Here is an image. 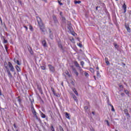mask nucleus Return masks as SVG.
I'll return each mask as SVG.
<instances>
[{
  "mask_svg": "<svg viewBox=\"0 0 131 131\" xmlns=\"http://www.w3.org/2000/svg\"><path fill=\"white\" fill-rule=\"evenodd\" d=\"M96 10H98V7H96Z\"/></svg>",
  "mask_w": 131,
  "mask_h": 131,
  "instance_id": "680f3d73",
  "label": "nucleus"
},
{
  "mask_svg": "<svg viewBox=\"0 0 131 131\" xmlns=\"http://www.w3.org/2000/svg\"><path fill=\"white\" fill-rule=\"evenodd\" d=\"M49 37H50V38H51V39H53V33L49 34Z\"/></svg>",
  "mask_w": 131,
  "mask_h": 131,
  "instance_id": "412c9836",
  "label": "nucleus"
},
{
  "mask_svg": "<svg viewBox=\"0 0 131 131\" xmlns=\"http://www.w3.org/2000/svg\"><path fill=\"white\" fill-rule=\"evenodd\" d=\"M8 66L10 69V71H11L12 72H14V71H15V68H14V66H13V64H12V63H11V62H8Z\"/></svg>",
  "mask_w": 131,
  "mask_h": 131,
  "instance_id": "7ed1b4c3",
  "label": "nucleus"
},
{
  "mask_svg": "<svg viewBox=\"0 0 131 131\" xmlns=\"http://www.w3.org/2000/svg\"><path fill=\"white\" fill-rule=\"evenodd\" d=\"M106 122L107 125L108 126H109V125H110L109 122H108L107 120H106Z\"/></svg>",
  "mask_w": 131,
  "mask_h": 131,
  "instance_id": "c9c22d12",
  "label": "nucleus"
},
{
  "mask_svg": "<svg viewBox=\"0 0 131 131\" xmlns=\"http://www.w3.org/2000/svg\"><path fill=\"white\" fill-rule=\"evenodd\" d=\"M125 94H126L127 95V94H128V91L127 90H125L124 91Z\"/></svg>",
  "mask_w": 131,
  "mask_h": 131,
  "instance_id": "58836bf2",
  "label": "nucleus"
},
{
  "mask_svg": "<svg viewBox=\"0 0 131 131\" xmlns=\"http://www.w3.org/2000/svg\"><path fill=\"white\" fill-rule=\"evenodd\" d=\"M124 112L125 114H126V113H128V111H127V109H125V110H124Z\"/></svg>",
  "mask_w": 131,
  "mask_h": 131,
  "instance_id": "393cba45",
  "label": "nucleus"
},
{
  "mask_svg": "<svg viewBox=\"0 0 131 131\" xmlns=\"http://www.w3.org/2000/svg\"><path fill=\"white\" fill-rule=\"evenodd\" d=\"M72 84H74V82L72 81Z\"/></svg>",
  "mask_w": 131,
  "mask_h": 131,
  "instance_id": "5fc2aeb1",
  "label": "nucleus"
},
{
  "mask_svg": "<svg viewBox=\"0 0 131 131\" xmlns=\"http://www.w3.org/2000/svg\"><path fill=\"white\" fill-rule=\"evenodd\" d=\"M17 102H18L19 104H20L21 103V99H18L17 100Z\"/></svg>",
  "mask_w": 131,
  "mask_h": 131,
  "instance_id": "2f4dec72",
  "label": "nucleus"
},
{
  "mask_svg": "<svg viewBox=\"0 0 131 131\" xmlns=\"http://www.w3.org/2000/svg\"><path fill=\"white\" fill-rule=\"evenodd\" d=\"M51 90H52V91L53 94H55V90H54V89L51 88Z\"/></svg>",
  "mask_w": 131,
  "mask_h": 131,
  "instance_id": "ea45409f",
  "label": "nucleus"
},
{
  "mask_svg": "<svg viewBox=\"0 0 131 131\" xmlns=\"http://www.w3.org/2000/svg\"><path fill=\"white\" fill-rule=\"evenodd\" d=\"M105 62L107 65H109L110 63H109V61L107 60V58H105Z\"/></svg>",
  "mask_w": 131,
  "mask_h": 131,
  "instance_id": "bb28decb",
  "label": "nucleus"
},
{
  "mask_svg": "<svg viewBox=\"0 0 131 131\" xmlns=\"http://www.w3.org/2000/svg\"><path fill=\"white\" fill-rule=\"evenodd\" d=\"M116 1H118V0H116Z\"/></svg>",
  "mask_w": 131,
  "mask_h": 131,
  "instance_id": "69168bd1",
  "label": "nucleus"
},
{
  "mask_svg": "<svg viewBox=\"0 0 131 131\" xmlns=\"http://www.w3.org/2000/svg\"><path fill=\"white\" fill-rule=\"evenodd\" d=\"M90 71H91V72H94V69L90 68Z\"/></svg>",
  "mask_w": 131,
  "mask_h": 131,
  "instance_id": "4c0bfd02",
  "label": "nucleus"
},
{
  "mask_svg": "<svg viewBox=\"0 0 131 131\" xmlns=\"http://www.w3.org/2000/svg\"><path fill=\"white\" fill-rule=\"evenodd\" d=\"M32 113H33V115H34V117L36 118V119H37V120H38L39 122H41V120H40V119L37 117L36 112L35 111L34 108H33V110H32Z\"/></svg>",
  "mask_w": 131,
  "mask_h": 131,
  "instance_id": "f03ea898",
  "label": "nucleus"
},
{
  "mask_svg": "<svg viewBox=\"0 0 131 131\" xmlns=\"http://www.w3.org/2000/svg\"><path fill=\"white\" fill-rule=\"evenodd\" d=\"M62 19L63 21H65V20H66V19L64 17H62Z\"/></svg>",
  "mask_w": 131,
  "mask_h": 131,
  "instance_id": "37998d69",
  "label": "nucleus"
},
{
  "mask_svg": "<svg viewBox=\"0 0 131 131\" xmlns=\"http://www.w3.org/2000/svg\"><path fill=\"white\" fill-rule=\"evenodd\" d=\"M49 69L50 70V71L51 72H55V68H54V67H53V66H52L51 64H49Z\"/></svg>",
  "mask_w": 131,
  "mask_h": 131,
  "instance_id": "39448f33",
  "label": "nucleus"
},
{
  "mask_svg": "<svg viewBox=\"0 0 131 131\" xmlns=\"http://www.w3.org/2000/svg\"><path fill=\"white\" fill-rule=\"evenodd\" d=\"M37 22H38V24L39 26V28H40V30H41V31L42 32H45L46 27H45V25L43 24V23H42V20H41V18H40V17L37 16Z\"/></svg>",
  "mask_w": 131,
  "mask_h": 131,
  "instance_id": "f257e3e1",
  "label": "nucleus"
},
{
  "mask_svg": "<svg viewBox=\"0 0 131 131\" xmlns=\"http://www.w3.org/2000/svg\"><path fill=\"white\" fill-rule=\"evenodd\" d=\"M0 96H2V92L1 91V89H0Z\"/></svg>",
  "mask_w": 131,
  "mask_h": 131,
  "instance_id": "3c124183",
  "label": "nucleus"
},
{
  "mask_svg": "<svg viewBox=\"0 0 131 131\" xmlns=\"http://www.w3.org/2000/svg\"><path fill=\"white\" fill-rule=\"evenodd\" d=\"M73 98L75 101H77V98L76 96H75V95H73Z\"/></svg>",
  "mask_w": 131,
  "mask_h": 131,
  "instance_id": "4be33fe9",
  "label": "nucleus"
},
{
  "mask_svg": "<svg viewBox=\"0 0 131 131\" xmlns=\"http://www.w3.org/2000/svg\"><path fill=\"white\" fill-rule=\"evenodd\" d=\"M29 29L30 30H32V29H33V28L32 27V26H30L29 27Z\"/></svg>",
  "mask_w": 131,
  "mask_h": 131,
  "instance_id": "f704fd0d",
  "label": "nucleus"
},
{
  "mask_svg": "<svg viewBox=\"0 0 131 131\" xmlns=\"http://www.w3.org/2000/svg\"><path fill=\"white\" fill-rule=\"evenodd\" d=\"M92 114H93L94 115H95V112H92Z\"/></svg>",
  "mask_w": 131,
  "mask_h": 131,
  "instance_id": "603ef678",
  "label": "nucleus"
},
{
  "mask_svg": "<svg viewBox=\"0 0 131 131\" xmlns=\"http://www.w3.org/2000/svg\"><path fill=\"white\" fill-rule=\"evenodd\" d=\"M5 49H6V50L7 51V50H8V47L7 46H5Z\"/></svg>",
  "mask_w": 131,
  "mask_h": 131,
  "instance_id": "09e8293b",
  "label": "nucleus"
},
{
  "mask_svg": "<svg viewBox=\"0 0 131 131\" xmlns=\"http://www.w3.org/2000/svg\"><path fill=\"white\" fill-rule=\"evenodd\" d=\"M110 106L112 107V111H113V112H115V110L114 109V107H113V105L110 104Z\"/></svg>",
  "mask_w": 131,
  "mask_h": 131,
  "instance_id": "aec40b11",
  "label": "nucleus"
},
{
  "mask_svg": "<svg viewBox=\"0 0 131 131\" xmlns=\"http://www.w3.org/2000/svg\"><path fill=\"white\" fill-rule=\"evenodd\" d=\"M97 76L99 78L101 77V75H100V72L99 71H97Z\"/></svg>",
  "mask_w": 131,
  "mask_h": 131,
  "instance_id": "a211bd4d",
  "label": "nucleus"
},
{
  "mask_svg": "<svg viewBox=\"0 0 131 131\" xmlns=\"http://www.w3.org/2000/svg\"><path fill=\"white\" fill-rule=\"evenodd\" d=\"M74 64L75 65V66H76V67H77L79 69V70H80V71H81V70H82V69H81V67H80V66H79V64H78V62H77V61H75L74 62Z\"/></svg>",
  "mask_w": 131,
  "mask_h": 131,
  "instance_id": "20e7f679",
  "label": "nucleus"
},
{
  "mask_svg": "<svg viewBox=\"0 0 131 131\" xmlns=\"http://www.w3.org/2000/svg\"><path fill=\"white\" fill-rule=\"evenodd\" d=\"M84 109L85 110H88V109H89V107L88 106H85Z\"/></svg>",
  "mask_w": 131,
  "mask_h": 131,
  "instance_id": "a19ab883",
  "label": "nucleus"
},
{
  "mask_svg": "<svg viewBox=\"0 0 131 131\" xmlns=\"http://www.w3.org/2000/svg\"><path fill=\"white\" fill-rule=\"evenodd\" d=\"M14 127H16V125L15 124H14Z\"/></svg>",
  "mask_w": 131,
  "mask_h": 131,
  "instance_id": "bf43d9fd",
  "label": "nucleus"
},
{
  "mask_svg": "<svg viewBox=\"0 0 131 131\" xmlns=\"http://www.w3.org/2000/svg\"><path fill=\"white\" fill-rule=\"evenodd\" d=\"M78 46H79V47L80 48H82V45L80 43H79V44L78 45Z\"/></svg>",
  "mask_w": 131,
  "mask_h": 131,
  "instance_id": "c85d7f7f",
  "label": "nucleus"
},
{
  "mask_svg": "<svg viewBox=\"0 0 131 131\" xmlns=\"http://www.w3.org/2000/svg\"><path fill=\"white\" fill-rule=\"evenodd\" d=\"M119 88H122V85H120Z\"/></svg>",
  "mask_w": 131,
  "mask_h": 131,
  "instance_id": "8fccbe9b",
  "label": "nucleus"
},
{
  "mask_svg": "<svg viewBox=\"0 0 131 131\" xmlns=\"http://www.w3.org/2000/svg\"><path fill=\"white\" fill-rule=\"evenodd\" d=\"M7 72L8 73V76L9 77H10V78H12V74L11 73V72H10V71H7Z\"/></svg>",
  "mask_w": 131,
  "mask_h": 131,
  "instance_id": "4468645a",
  "label": "nucleus"
},
{
  "mask_svg": "<svg viewBox=\"0 0 131 131\" xmlns=\"http://www.w3.org/2000/svg\"><path fill=\"white\" fill-rule=\"evenodd\" d=\"M72 70H73L74 73L77 71H76V69H75V68H74V67L72 68Z\"/></svg>",
  "mask_w": 131,
  "mask_h": 131,
  "instance_id": "5701e85b",
  "label": "nucleus"
},
{
  "mask_svg": "<svg viewBox=\"0 0 131 131\" xmlns=\"http://www.w3.org/2000/svg\"><path fill=\"white\" fill-rule=\"evenodd\" d=\"M123 8H124V13H126V5H125V3H124L123 5Z\"/></svg>",
  "mask_w": 131,
  "mask_h": 131,
  "instance_id": "9d476101",
  "label": "nucleus"
},
{
  "mask_svg": "<svg viewBox=\"0 0 131 131\" xmlns=\"http://www.w3.org/2000/svg\"><path fill=\"white\" fill-rule=\"evenodd\" d=\"M40 114L42 118H46V115L45 114L42 113V112H40Z\"/></svg>",
  "mask_w": 131,
  "mask_h": 131,
  "instance_id": "f8f14e48",
  "label": "nucleus"
},
{
  "mask_svg": "<svg viewBox=\"0 0 131 131\" xmlns=\"http://www.w3.org/2000/svg\"><path fill=\"white\" fill-rule=\"evenodd\" d=\"M43 1V2H45V3H47V0H42Z\"/></svg>",
  "mask_w": 131,
  "mask_h": 131,
  "instance_id": "de8ad7c7",
  "label": "nucleus"
},
{
  "mask_svg": "<svg viewBox=\"0 0 131 131\" xmlns=\"http://www.w3.org/2000/svg\"><path fill=\"white\" fill-rule=\"evenodd\" d=\"M71 28V24H69V29H70Z\"/></svg>",
  "mask_w": 131,
  "mask_h": 131,
  "instance_id": "72a5a7b5",
  "label": "nucleus"
},
{
  "mask_svg": "<svg viewBox=\"0 0 131 131\" xmlns=\"http://www.w3.org/2000/svg\"><path fill=\"white\" fill-rule=\"evenodd\" d=\"M60 15H62V12H60Z\"/></svg>",
  "mask_w": 131,
  "mask_h": 131,
  "instance_id": "052dcab7",
  "label": "nucleus"
},
{
  "mask_svg": "<svg viewBox=\"0 0 131 131\" xmlns=\"http://www.w3.org/2000/svg\"><path fill=\"white\" fill-rule=\"evenodd\" d=\"M125 114L127 117V120H129V119L130 118V115H129V114L128 113H127Z\"/></svg>",
  "mask_w": 131,
  "mask_h": 131,
  "instance_id": "6e6552de",
  "label": "nucleus"
},
{
  "mask_svg": "<svg viewBox=\"0 0 131 131\" xmlns=\"http://www.w3.org/2000/svg\"><path fill=\"white\" fill-rule=\"evenodd\" d=\"M53 94L56 96V93L54 92V93H53Z\"/></svg>",
  "mask_w": 131,
  "mask_h": 131,
  "instance_id": "4d7b16f0",
  "label": "nucleus"
},
{
  "mask_svg": "<svg viewBox=\"0 0 131 131\" xmlns=\"http://www.w3.org/2000/svg\"><path fill=\"white\" fill-rule=\"evenodd\" d=\"M0 21H1V22H2V18H1V17H0Z\"/></svg>",
  "mask_w": 131,
  "mask_h": 131,
  "instance_id": "6e6d98bb",
  "label": "nucleus"
},
{
  "mask_svg": "<svg viewBox=\"0 0 131 131\" xmlns=\"http://www.w3.org/2000/svg\"><path fill=\"white\" fill-rule=\"evenodd\" d=\"M73 91L74 92V93H75L76 96H78V93H77V91H76V89L75 88L73 89Z\"/></svg>",
  "mask_w": 131,
  "mask_h": 131,
  "instance_id": "ddd939ff",
  "label": "nucleus"
},
{
  "mask_svg": "<svg viewBox=\"0 0 131 131\" xmlns=\"http://www.w3.org/2000/svg\"><path fill=\"white\" fill-rule=\"evenodd\" d=\"M15 68H16L17 72H20V71H21V69H20V67H19V66H16Z\"/></svg>",
  "mask_w": 131,
  "mask_h": 131,
  "instance_id": "9b49d317",
  "label": "nucleus"
},
{
  "mask_svg": "<svg viewBox=\"0 0 131 131\" xmlns=\"http://www.w3.org/2000/svg\"><path fill=\"white\" fill-rule=\"evenodd\" d=\"M7 42H8V40L4 39V43H7Z\"/></svg>",
  "mask_w": 131,
  "mask_h": 131,
  "instance_id": "473e14b6",
  "label": "nucleus"
},
{
  "mask_svg": "<svg viewBox=\"0 0 131 131\" xmlns=\"http://www.w3.org/2000/svg\"><path fill=\"white\" fill-rule=\"evenodd\" d=\"M94 78H95V80H96V76H94Z\"/></svg>",
  "mask_w": 131,
  "mask_h": 131,
  "instance_id": "13d9d810",
  "label": "nucleus"
},
{
  "mask_svg": "<svg viewBox=\"0 0 131 131\" xmlns=\"http://www.w3.org/2000/svg\"><path fill=\"white\" fill-rule=\"evenodd\" d=\"M74 73L76 74V76H78V72H77V71L76 72H75V73Z\"/></svg>",
  "mask_w": 131,
  "mask_h": 131,
  "instance_id": "7c9ffc66",
  "label": "nucleus"
},
{
  "mask_svg": "<svg viewBox=\"0 0 131 131\" xmlns=\"http://www.w3.org/2000/svg\"><path fill=\"white\" fill-rule=\"evenodd\" d=\"M121 95H123V94L122 93Z\"/></svg>",
  "mask_w": 131,
  "mask_h": 131,
  "instance_id": "0e129e2a",
  "label": "nucleus"
},
{
  "mask_svg": "<svg viewBox=\"0 0 131 131\" xmlns=\"http://www.w3.org/2000/svg\"><path fill=\"white\" fill-rule=\"evenodd\" d=\"M14 63L18 65V66H20L21 65V62L16 58H14Z\"/></svg>",
  "mask_w": 131,
  "mask_h": 131,
  "instance_id": "423d86ee",
  "label": "nucleus"
},
{
  "mask_svg": "<svg viewBox=\"0 0 131 131\" xmlns=\"http://www.w3.org/2000/svg\"><path fill=\"white\" fill-rule=\"evenodd\" d=\"M51 129L52 131H55V130L54 129V126L53 125L51 126Z\"/></svg>",
  "mask_w": 131,
  "mask_h": 131,
  "instance_id": "c756f323",
  "label": "nucleus"
},
{
  "mask_svg": "<svg viewBox=\"0 0 131 131\" xmlns=\"http://www.w3.org/2000/svg\"><path fill=\"white\" fill-rule=\"evenodd\" d=\"M80 64H81V66H82V67H83V65H84V62H83V61H81V62H80Z\"/></svg>",
  "mask_w": 131,
  "mask_h": 131,
  "instance_id": "a878e982",
  "label": "nucleus"
},
{
  "mask_svg": "<svg viewBox=\"0 0 131 131\" xmlns=\"http://www.w3.org/2000/svg\"><path fill=\"white\" fill-rule=\"evenodd\" d=\"M58 3L60 5V6H62L63 5V3H60V1H58Z\"/></svg>",
  "mask_w": 131,
  "mask_h": 131,
  "instance_id": "e433bc0d",
  "label": "nucleus"
},
{
  "mask_svg": "<svg viewBox=\"0 0 131 131\" xmlns=\"http://www.w3.org/2000/svg\"><path fill=\"white\" fill-rule=\"evenodd\" d=\"M84 75L86 77H89V73L85 72L84 73Z\"/></svg>",
  "mask_w": 131,
  "mask_h": 131,
  "instance_id": "b1692460",
  "label": "nucleus"
},
{
  "mask_svg": "<svg viewBox=\"0 0 131 131\" xmlns=\"http://www.w3.org/2000/svg\"><path fill=\"white\" fill-rule=\"evenodd\" d=\"M66 74H67V75H68V76H70V75H69V73L68 72H67L66 73Z\"/></svg>",
  "mask_w": 131,
  "mask_h": 131,
  "instance_id": "79ce46f5",
  "label": "nucleus"
},
{
  "mask_svg": "<svg viewBox=\"0 0 131 131\" xmlns=\"http://www.w3.org/2000/svg\"><path fill=\"white\" fill-rule=\"evenodd\" d=\"M125 114L127 117V120H129V119L130 118V115H129V114L128 113H127Z\"/></svg>",
  "mask_w": 131,
  "mask_h": 131,
  "instance_id": "1a4fd4ad",
  "label": "nucleus"
},
{
  "mask_svg": "<svg viewBox=\"0 0 131 131\" xmlns=\"http://www.w3.org/2000/svg\"><path fill=\"white\" fill-rule=\"evenodd\" d=\"M66 118H68V119H70V115L68 113H66Z\"/></svg>",
  "mask_w": 131,
  "mask_h": 131,
  "instance_id": "2eb2a0df",
  "label": "nucleus"
},
{
  "mask_svg": "<svg viewBox=\"0 0 131 131\" xmlns=\"http://www.w3.org/2000/svg\"><path fill=\"white\" fill-rule=\"evenodd\" d=\"M96 69H97V70H99V68L98 67H97Z\"/></svg>",
  "mask_w": 131,
  "mask_h": 131,
  "instance_id": "864d4df0",
  "label": "nucleus"
},
{
  "mask_svg": "<svg viewBox=\"0 0 131 131\" xmlns=\"http://www.w3.org/2000/svg\"><path fill=\"white\" fill-rule=\"evenodd\" d=\"M59 47L60 48V49H62V45H59Z\"/></svg>",
  "mask_w": 131,
  "mask_h": 131,
  "instance_id": "49530a36",
  "label": "nucleus"
},
{
  "mask_svg": "<svg viewBox=\"0 0 131 131\" xmlns=\"http://www.w3.org/2000/svg\"><path fill=\"white\" fill-rule=\"evenodd\" d=\"M72 40L74 41V39L73 38V39H72Z\"/></svg>",
  "mask_w": 131,
  "mask_h": 131,
  "instance_id": "e2e57ef3",
  "label": "nucleus"
},
{
  "mask_svg": "<svg viewBox=\"0 0 131 131\" xmlns=\"http://www.w3.org/2000/svg\"><path fill=\"white\" fill-rule=\"evenodd\" d=\"M74 4H75V5H77V4H81V1H74Z\"/></svg>",
  "mask_w": 131,
  "mask_h": 131,
  "instance_id": "f3484780",
  "label": "nucleus"
},
{
  "mask_svg": "<svg viewBox=\"0 0 131 131\" xmlns=\"http://www.w3.org/2000/svg\"><path fill=\"white\" fill-rule=\"evenodd\" d=\"M125 27L128 32H130V28H129V26H128V25H125Z\"/></svg>",
  "mask_w": 131,
  "mask_h": 131,
  "instance_id": "0eeeda50",
  "label": "nucleus"
},
{
  "mask_svg": "<svg viewBox=\"0 0 131 131\" xmlns=\"http://www.w3.org/2000/svg\"><path fill=\"white\" fill-rule=\"evenodd\" d=\"M25 28H26V30H28V28H27V27L26 26H24Z\"/></svg>",
  "mask_w": 131,
  "mask_h": 131,
  "instance_id": "a18cd8bd",
  "label": "nucleus"
},
{
  "mask_svg": "<svg viewBox=\"0 0 131 131\" xmlns=\"http://www.w3.org/2000/svg\"><path fill=\"white\" fill-rule=\"evenodd\" d=\"M42 70H46V65L41 66Z\"/></svg>",
  "mask_w": 131,
  "mask_h": 131,
  "instance_id": "6ab92c4d",
  "label": "nucleus"
},
{
  "mask_svg": "<svg viewBox=\"0 0 131 131\" xmlns=\"http://www.w3.org/2000/svg\"><path fill=\"white\" fill-rule=\"evenodd\" d=\"M114 46L115 48H116V49H117V48H118V46L116 43H114Z\"/></svg>",
  "mask_w": 131,
  "mask_h": 131,
  "instance_id": "cd10ccee",
  "label": "nucleus"
},
{
  "mask_svg": "<svg viewBox=\"0 0 131 131\" xmlns=\"http://www.w3.org/2000/svg\"><path fill=\"white\" fill-rule=\"evenodd\" d=\"M49 32L50 33H52V30L51 29H49Z\"/></svg>",
  "mask_w": 131,
  "mask_h": 131,
  "instance_id": "c03bdc74",
  "label": "nucleus"
},
{
  "mask_svg": "<svg viewBox=\"0 0 131 131\" xmlns=\"http://www.w3.org/2000/svg\"><path fill=\"white\" fill-rule=\"evenodd\" d=\"M42 45L44 47H47V42H46V40H43L42 41Z\"/></svg>",
  "mask_w": 131,
  "mask_h": 131,
  "instance_id": "dca6fc26",
  "label": "nucleus"
}]
</instances>
